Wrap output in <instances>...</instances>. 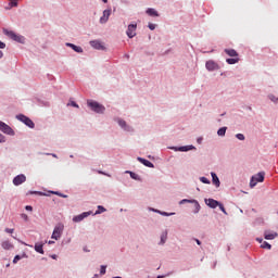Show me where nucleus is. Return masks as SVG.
I'll list each match as a JSON object with an SVG mask.
<instances>
[{
	"label": "nucleus",
	"mask_w": 278,
	"mask_h": 278,
	"mask_svg": "<svg viewBox=\"0 0 278 278\" xmlns=\"http://www.w3.org/2000/svg\"><path fill=\"white\" fill-rule=\"evenodd\" d=\"M224 52L230 58H238V51L235 49H225Z\"/></svg>",
	"instance_id": "obj_21"
},
{
	"label": "nucleus",
	"mask_w": 278,
	"mask_h": 278,
	"mask_svg": "<svg viewBox=\"0 0 278 278\" xmlns=\"http://www.w3.org/2000/svg\"><path fill=\"white\" fill-rule=\"evenodd\" d=\"M205 66L208 72L218 71V64L212 60L207 61Z\"/></svg>",
	"instance_id": "obj_10"
},
{
	"label": "nucleus",
	"mask_w": 278,
	"mask_h": 278,
	"mask_svg": "<svg viewBox=\"0 0 278 278\" xmlns=\"http://www.w3.org/2000/svg\"><path fill=\"white\" fill-rule=\"evenodd\" d=\"M102 2H103V3H108V2H109V0H102Z\"/></svg>",
	"instance_id": "obj_51"
},
{
	"label": "nucleus",
	"mask_w": 278,
	"mask_h": 278,
	"mask_svg": "<svg viewBox=\"0 0 278 278\" xmlns=\"http://www.w3.org/2000/svg\"><path fill=\"white\" fill-rule=\"evenodd\" d=\"M21 218L25 222H28L29 220V216L26 214V213H22L21 214Z\"/></svg>",
	"instance_id": "obj_34"
},
{
	"label": "nucleus",
	"mask_w": 278,
	"mask_h": 278,
	"mask_svg": "<svg viewBox=\"0 0 278 278\" xmlns=\"http://www.w3.org/2000/svg\"><path fill=\"white\" fill-rule=\"evenodd\" d=\"M217 206L225 215H227V211L225 210V205H223V203H219Z\"/></svg>",
	"instance_id": "obj_33"
},
{
	"label": "nucleus",
	"mask_w": 278,
	"mask_h": 278,
	"mask_svg": "<svg viewBox=\"0 0 278 278\" xmlns=\"http://www.w3.org/2000/svg\"><path fill=\"white\" fill-rule=\"evenodd\" d=\"M118 125H119L122 128H124V129H126V127H127V123H126V121H124V119H118Z\"/></svg>",
	"instance_id": "obj_29"
},
{
	"label": "nucleus",
	"mask_w": 278,
	"mask_h": 278,
	"mask_svg": "<svg viewBox=\"0 0 278 278\" xmlns=\"http://www.w3.org/2000/svg\"><path fill=\"white\" fill-rule=\"evenodd\" d=\"M147 14L149 16H152V17H159L160 16L159 12L155 9H152V8L147 10Z\"/></svg>",
	"instance_id": "obj_22"
},
{
	"label": "nucleus",
	"mask_w": 278,
	"mask_h": 278,
	"mask_svg": "<svg viewBox=\"0 0 278 278\" xmlns=\"http://www.w3.org/2000/svg\"><path fill=\"white\" fill-rule=\"evenodd\" d=\"M3 34L9 37L10 39H12L13 41L15 42H18V43H24L25 41V38L21 35H17L16 33H14L13 30H8V29H4L3 30Z\"/></svg>",
	"instance_id": "obj_1"
},
{
	"label": "nucleus",
	"mask_w": 278,
	"mask_h": 278,
	"mask_svg": "<svg viewBox=\"0 0 278 278\" xmlns=\"http://www.w3.org/2000/svg\"><path fill=\"white\" fill-rule=\"evenodd\" d=\"M90 46L96 50H105V47L103 43L99 40H92L90 41Z\"/></svg>",
	"instance_id": "obj_13"
},
{
	"label": "nucleus",
	"mask_w": 278,
	"mask_h": 278,
	"mask_svg": "<svg viewBox=\"0 0 278 278\" xmlns=\"http://www.w3.org/2000/svg\"><path fill=\"white\" fill-rule=\"evenodd\" d=\"M269 99L271 102L276 103L278 101V98L275 97L274 94H269Z\"/></svg>",
	"instance_id": "obj_38"
},
{
	"label": "nucleus",
	"mask_w": 278,
	"mask_h": 278,
	"mask_svg": "<svg viewBox=\"0 0 278 278\" xmlns=\"http://www.w3.org/2000/svg\"><path fill=\"white\" fill-rule=\"evenodd\" d=\"M7 48V43L3 41H0V49L4 50Z\"/></svg>",
	"instance_id": "obj_42"
},
{
	"label": "nucleus",
	"mask_w": 278,
	"mask_h": 278,
	"mask_svg": "<svg viewBox=\"0 0 278 278\" xmlns=\"http://www.w3.org/2000/svg\"><path fill=\"white\" fill-rule=\"evenodd\" d=\"M67 47H70L74 52L76 53H84V49L79 46H76L74 43H66Z\"/></svg>",
	"instance_id": "obj_17"
},
{
	"label": "nucleus",
	"mask_w": 278,
	"mask_h": 278,
	"mask_svg": "<svg viewBox=\"0 0 278 278\" xmlns=\"http://www.w3.org/2000/svg\"><path fill=\"white\" fill-rule=\"evenodd\" d=\"M257 241H258L260 243H262V239L257 238Z\"/></svg>",
	"instance_id": "obj_53"
},
{
	"label": "nucleus",
	"mask_w": 278,
	"mask_h": 278,
	"mask_svg": "<svg viewBox=\"0 0 278 278\" xmlns=\"http://www.w3.org/2000/svg\"><path fill=\"white\" fill-rule=\"evenodd\" d=\"M53 243H54V241H52V240L48 241V244H53Z\"/></svg>",
	"instance_id": "obj_49"
},
{
	"label": "nucleus",
	"mask_w": 278,
	"mask_h": 278,
	"mask_svg": "<svg viewBox=\"0 0 278 278\" xmlns=\"http://www.w3.org/2000/svg\"><path fill=\"white\" fill-rule=\"evenodd\" d=\"M264 176H265L264 172H260L256 175L252 176V178L250 180V187L254 188L257 182H263L264 181Z\"/></svg>",
	"instance_id": "obj_3"
},
{
	"label": "nucleus",
	"mask_w": 278,
	"mask_h": 278,
	"mask_svg": "<svg viewBox=\"0 0 278 278\" xmlns=\"http://www.w3.org/2000/svg\"><path fill=\"white\" fill-rule=\"evenodd\" d=\"M9 2H10L11 8H17L18 7L17 0H9Z\"/></svg>",
	"instance_id": "obj_30"
},
{
	"label": "nucleus",
	"mask_w": 278,
	"mask_h": 278,
	"mask_svg": "<svg viewBox=\"0 0 278 278\" xmlns=\"http://www.w3.org/2000/svg\"><path fill=\"white\" fill-rule=\"evenodd\" d=\"M195 242H197L198 245H201V240L195 239Z\"/></svg>",
	"instance_id": "obj_48"
},
{
	"label": "nucleus",
	"mask_w": 278,
	"mask_h": 278,
	"mask_svg": "<svg viewBox=\"0 0 278 278\" xmlns=\"http://www.w3.org/2000/svg\"><path fill=\"white\" fill-rule=\"evenodd\" d=\"M129 174H130V177H131L132 179H137V178H138V175H137L136 173L129 172Z\"/></svg>",
	"instance_id": "obj_43"
},
{
	"label": "nucleus",
	"mask_w": 278,
	"mask_h": 278,
	"mask_svg": "<svg viewBox=\"0 0 278 278\" xmlns=\"http://www.w3.org/2000/svg\"><path fill=\"white\" fill-rule=\"evenodd\" d=\"M0 131H2L5 135H14V130L2 121H0Z\"/></svg>",
	"instance_id": "obj_8"
},
{
	"label": "nucleus",
	"mask_w": 278,
	"mask_h": 278,
	"mask_svg": "<svg viewBox=\"0 0 278 278\" xmlns=\"http://www.w3.org/2000/svg\"><path fill=\"white\" fill-rule=\"evenodd\" d=\"M202 184L210 185V179L207 177H200Z\"/></svg>",
	"instance_id": "obj_32"
},
{
	"label": "nucleus",
	"mask_w": 278,
	"mask_h": 278,
	"mask_svg": "<svg viewBox=\"0 0 278 278\" xmlns=\"http://www.w3.org/2000/svg\"><path fill=\"white\" fill-rule=\"evenodd\" d=\"M52 258H53V260H56V255H52Z\"/></svg>",
	"instance_id": "obj_54"
},
{
	"label": "nucleus",
	"mask_w": 278,
	"mask_h": 278,
	"mask_svg": "<svg viewBox=\"0 0 278 278\" xmlns=\"http://www.w3.org/2000/svg\"><path fill=\"white\" fill-rule=\"evenodd\" d=\"M184 203H194L197 211H199L201 208V205L199 204V201H197V200L182 199L180 201V204H184Z\"/></svg>",
	"instance_id": "obj_18"
},
{
	"label": "nucleus",
	"mask_w": 278,
	"mask_h": 278,
	"mask_svg": "<svg viewBox=\"0 0 278 278\" xmlns=\"http://www.w3.org/2000/svg\"><path fill=\"white\" fill-rule=\"evenodd\" d=\"M157 278H162V276H159Z\"/></svg>",
	"instance_id": "obj_55"
},
{
	"label": "nucleus",
	"mask_w": 278,
	"mask_h": 278,
	"mask_svg": "<svg viewBox=\"0 0 278 278\" xmlns=\"http://www.w3.org/2000/svg\"><path fill=\"white\" fill-rule=\"evenodd\" d=\"M89 215H90L89 212H84V213H81V214H79V215L74 216V217H73V222H74V223H80V222H83L86 217H88Z\"/></svg>",
	"instance_id": "obj_12"
},
{
	"label": "nucleus",
	"mask_w": 278,
	"mask_h": 278,
	"mask_svg": "<svg viewBox=\"0 0 278 278\" xmlns=\"http://www.w3.org/2000/svg\"><path fill=\"white\" fill-rule=\"evenodd\" d=\"M225 134H227V127H222L217 130L219 137H225Z\"/></svg>",
	"instance_id": "obj_25"
},
{
	"label": "nucleus",
	"mask_w": 278,
	"mask_h": 278,
	"mask_svg": "<svg viewBox=\"0 0 278 278\" xmlns=\"http://www.w3.org/2000/svg\"><path fill=\"white\" fill-rule=\"evenodd\" d=\"M111 14H112V10H104L103 15L100 17V23L106 24L110 20Z\"/></svg>",
	"instance_id": "obj_9"
},
{
	"label": "nucleus",
	"mask_w": 278,
	"mask_h": 278,
	"mask_svg": "<svg viewBox=\"0 0 278 278\" xmlns=\"http://www.w3.org/2000/svg\"><path fill=\"white\" fill-rule=\"evenodd\" d=\"M68 105H71V106H73V108H76V109H79V105H78L77 102H75V101H71V102L68 103Z\"/></svg>",
	"instance_id": "obj_39"
},
{
	"label": "nucleus",
	"mask_w": 278,
	"mask_h": 278,
	"mask_svg": "<svg viewBox=\"0 0 278 278\" xmlns=\"http://www.w3.org/2000/svg\"><path fill=\"white\" fill-rule=\"evenodd\" d=\"M163 216H170V215H175V213H166V212H162Z\"/></svg>",
	"instance_id": "obj_46"
},
{
	"label": "nucleus",
	"mask_w": 278,
	"mask_h": 278,
	"mask_svg": "<svg viewBox=\"0 0 278 278\" xmlns=\"http://www.w3.org/2000/svg\"><path fill=\"white\" fill-rule=\"evenodd\" d=\"M3 55H4L3 51H2V50H0V59H2V58H3Z\"/></svg>",
	"instance_id": "obj_47"
},
{
	"label": "nucleus",
	"mask_w": 278,
	"mask_h": 278,
	"mask_svg": "<svg viewBox=\"0 0 278 278\" xmlns=\"http://www.w3.org/2000/svg\"><path fill=\"white\" fill-rule=\"evenodd\" d=\"M106 212V208L103 205H98V210L96 211V215H100Z\"/></svg>",
	"instance_id": "obj_26"
},
{
	"label": "nucleus",
	"mask_w": 278,
	"mask_h": 278,
	"mask_svg": "<svg viewBox=\"0 0 278 278\" xmlns=\"http://www.w3.org/2000/svg\"><path fill=\"white\" fill-rule=\"evenodd\" d=\"M25 210L28 211V212H33L34 207L31 205H26Z\"/></svg>",
	"instance_id": "obj_45"
},
{
	"label": "nucleus",
	"mask_w": 278,
	"mask_h": 278,
	"mask_svg": "<svg viewBox=\"0 0 278 278\" xmlns=\"http://www.w3.org/2000/svg\"><path fill=\"white\" fill-rule=\"evenodd\" d=\"M21 260H22L21 255H15L14 258H13V263L17 264L18 261H21Z\"/></svg>",
	"instance_id": "obj_37"
},
{
	"label": "nucleus",
	"mask_w": 278,
	"mask_h": 278,
	"mask_svg": "<svg viewBox=\"0 0 278 278\" xmlns=\"http://www.w3.org/2000/svg\"><path fill=\"white\" fill-rule=\"evenodd\" d=\"M212 179H213V185H215L217 188L220 187V179L218 178V175L216 173L212 172L211 173Z\"/></svg>",
	"instance_id": "obj_20"
},
{
	"label": "nucleus",
	"mask_w": 278,
	"mask_h": 278,
	"mask_svg": "<svg viewBox=\"0 0 278 278\" xmlns=\"http://www.w3.org/2000/svg\"><path fill=\"white\" fill-rule=\"evenodd\" d=\"M63 231H64V225L63 224H58L53 229L51 238L54 239V240L61 239V237L63 235Z\"/></svg>",
	"instance_id": "obj_4"
},
{
	"label": "nucleus",
	"mask_w": 278,
	"mask_h": 278,
	"mask_svg": "<svg viewBox=\"0 0 278 278\" xmlns=\"http://www.w3.org/2000/svg\"><path fill=\"white\" fill-rule=\"evenodd\" d=\"M87 104L94 113L103 114L105 112V106L97 101H88Z\"/></svg>",
	"instance_id": "obj_2"
},
{
	"label": "nucleus",
	"mask_w": 278,
	"mask_h": 278,
	"mask_svg": "<svg viewBox=\"0 0 278 278\" xmlns=\"http://www.w3.org/2000/svg\"><path fill=\"white\" fill-rule=\"evenodd\" d=\"M205 203H206V205H207L208 207H211V208H216V207H218V205L220 204V202H218L217 200H214V199H212V198L205 199Z\"/></svg>",
	"instance_id": "obj_11"
},
{
	"label": "nucleus",
	"mask_w": 278,
	"mask_h": 278,
	"mask_svg": "<svg viewBox=\"0 0 278 278\" xmlns=\"http://www.w3.org/2000/svg\"><path fill=\"white\" fill-rule=\"evenodd\" d=\"M17 119L20 122L24 123L30 129L35 128V123L29 117H27L26 115L20 114V115H17Z\"/></svg>",
	"instance_id": "obj_6"
},
{
	"label": "nucleus",
	"mask_w": 278,
	"mask_h": 278,
	"mask_svg": "<svg viewBox=\"0 0 278 278\" xmlns=\"http://www.w3.org/2000/svg\"><path fill=\"white\" fill-rule=\"evenodd\" d=\"M193 149H194V146H184V147H179L178 151L188 152V151L193 150Z\"/></svg>",
	"instance_id": "obj_24"
},
{
	"label": "nucleus",
	"mask_w": 278,
	"mask_h": 278,
	"mask_svg": "<svg viewBox=\"0 0 278 278\" xmlns=\"http://www.w3.org/2000/svg\"><path fill=\"white\" fill-rule=\"evenodd\" d=\"M35 193H36V194H39V195H42V192H37V191H35Z\"/></svg>",
	"instance_id": "obj_50"
},
{
	"label": "nucleus",
	"mask_w": 278,
	"mask_h": 278,
	"mask_svg": "<svg viewBox=\"0 0 278 278\" xmlns=\"http://www.w3.org/2000/svg\"><path fill=\"white\" fill-rule=\"evenodd\" d=\"M52 193L55 194V195H59L60 198H63V199H67L68 198L67 194L61 193L59 191H52Z\"/></svg>",
	"instance_id": "obj_28"
},
{
	"label": "nucleus",
	"mask_w": 278,
	"mask_h": 278,
	"mask_svg": "<svg viewBox=\"0 0 278 278\" xmlns=\"http://www.w3.org/2000/svg\"><path fill=\"white\" fill-rule=\"evenodd\" d=\"M138 161L143 164L146 167H149V168H154V164L147 160V159H143V157H138Z\"/></svg>",
	"instance_id": "obj_15"
},
{
	"label": "nucleus",
	"mask_w": 278,
	"mask_h": 278,
	"mask_svg": "<svg viewBox=\"0 0 278 278\" xmlns=\"http://www.w3.org/2000/svg\"><path fill=\"white\" fill-rule=\"evenodd\" d=\"M112 278H123L122 276H115V277H112Z\"/></svg>",
	"instance_id": "obj_52"
},
{
	"label": "nucleus",
	"mask_w": 278,
	"mask_h": 278,
	"mask_svg": "<svg viewBox=\"0 0 278 278\" xmlns=\"http://www.w3.org/2000/svg\"><path fill=\"white\" fill-rule=\"evenodd\" d=\"M277 236H278V233L275 232V231H268V230H266V231L264 232V238H265L266 240H274L275 238H277Z\"/></svg>",
	"instance_id": "obj_14"
},
{
	"label": "nucleus",
	"mask_w": 278,
	"mask_h": 278,
	"mask_svg": "<svg viewBox=\"0 0 278 278\" xmlns=\"http://www.w3.org/2000/svg\"><path fill=\"white\" fill-rule=\"evenodd\" d=\"M236 138L240 141H244V134H237Z\"/></svg>",
	"instance_id": "obj_36"
},
{
	"label": "nucleus",
	"mask_w": 278,
	"mask_h": 278,
	"mask_svg": "<svg viewBox=\"0 0 278 278\" xmlns=\"http://www.w3.org/2000/svg\"><path fill=\"white\" fill-rule=\"evenodd\" d=\"M240 62V58H230V59H226V63L228 65H236Z\"/></svg>",
	"instance_id": "obj_23"
},
{
	"label": "nucleus",
	"mask_w": 278,
	"mask_h": 278,
	"mask_svg": "<svg viewBox=\"0 0 278 278\" xmlns=\"http://www.w3.org/2000/svg\"><path fill=\"white\" fill-rule=\"evenodd\" d=\"M4 231L7 233H14V228H5Z\"/></svg>",
	"instance_id": "obj_41"
},
{
	"label": "nucleus",
	"mask_w": 278,
	"mask_h": 278,
	"mask_svg": "<svg viewBox=\"0 0 278 278\" xmlns=\"http://www.w3.org/2000/svg\"><path fill=\"white\" fill-rule=\"evenodd\" d=\"M43 245H45V243H41V242L35 243V251L37 253L43 255L45 254Z\"/></svg>",
	"instance_id": "obj_19"
},
{
	"label": "nucleus",
	"mask_w": 278,
	"mask_h": 278,
	"mask_svg": "<svg viewBox=\"0 0 278 278\" xmlns=\"http://www.w3.org/2000/svg\"><path fill=\"white\" fill-rule=\"evenodd\" d=\"M4 142H5V137L2 134H0V143H4Z\"/></svg>",
	"instance_id": "obj_44"
},
{
	"label": "nucleus",
	"mask_w": 278,
	"mask_h": 278,
	"mask_svg": "<svg viewBox=\"0 0 278 278\" xmlns=\"http://www.w3.org/2000/svg\"><path fill=\"white\" fill-rule=\"evenodd\" d=\"M261 247H262L263 249H267V250H270V248H271V245H270L267 241H264V242L261 244Z\"/></svg>",
	"instance_id": "obj_31"
},
{
	"label": "nucleus",
	"mask_w": 278,
	"mask_h": 278,
	"mask_svg": "<svg viewBox=\"0 0 278 278\" xmlns=\"http://www.w3.org/2000/svg\"><path fill=\"white\" fill-rule=\"evenodd\" d=\"M1 247L3 250H12L14 248V244L10 240H3L1 242Z\"/></svg>",
	"instance_id": "obj_16"
},
{
	"label": "nucleus",
	"mask_w": 278,
	"mask_h": 278,
	"mask_svg": "<svg viewBox=\"0 0 278 278\" xmlns=\"http://www.w3.org/2000/svg\"><path fill=\"white\" fill-rule=\"evenodd\" d=\"M26 180H27L26 175L20 174V175L15 176V177L13 178V185H14L15 187H18V186L23 185L24 182H26Z\"/></svg>",
	"instance_id": "obj_7"
},
{
	"label": "nucleus",
	"mask_w": 278,
	"mask_h": 278,
	"mask_svg": "<svg viewBox=\"0 0 278 278\" xmlns=\"http://www.w3.org/2000/svg\"><path fill=\"white\" fill-rule=\"evenodd\" d=\"M167 238H168V233L167 232H163L161 235V244H165Z\"/></svg>",
	"instance_id": "obj_27"
},
{
	"label": "nucleus",
	"mask_w": 278,
	"mask_h": 278,
	"mask_svg": "<svg viewBox=\"0 0 278 278\" xmlns=\"http://www.w3.org/2000/svg\"><path fill=\"white\" fill-rule=\"evenodd\" d=\"M100 274L105 275L106 274V265H101Z\"/></svg>",
	"instance_id": "obj_35"
},
{
	"label": "nucleus",
	"mask_w": 278,
	"mask_h": 278,
	"mask_svg": "<svg viewBox=\"0 0 278 278\" xmlns=\"http://www.w3.org/2000/svg\"><path fill=\"white\" fill-rule=\"evenodd\" d=\"M137 24H129L126 30V35L129 39H134L137 36Z\"/></svg>",
	"instance_id": "obj_5"
},
{
	"label": "nucleus",
	"mask_w": 278,
	"mask_h": 278,
	"mask_svg": "<svg viewBox=\"0 0 278 278\" xmlns=\"http://www.w3.org/2000/svg\"><path fill=\"white\" fill-rule=\"evenodd\" d=\"M148 27H149V29L152 30V31L156 29V25H155V24H152V23H150Z\"/></svg>",
	"instance_id": "obj_40"
}]
</instances>
